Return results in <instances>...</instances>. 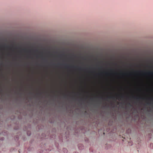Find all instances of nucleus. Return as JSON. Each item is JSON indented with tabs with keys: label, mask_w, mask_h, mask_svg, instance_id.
<instances>
[{
	"label": "nucleus",
	"mask_w": 153,
	"mask_h": 153,
	"mask_svg": "<svg viewBox=\"0 0 153 153\" xmlns=\"http://www.w3.org/2000/svg\"><path fill=\"white\" fill-rule=\"evenodd\" d=\"M68 66H65V68H68Z\"/></svg>",
	"instance_id": "423d86ee"
},
{
	"label": "nucleus",
	"mask_w": 153,
	"mask_h": 153,
	"mask_svg": "<svg viewBox=\"0 0 153 153\" xmlns=\"http://www.w3.org/2000/svg\"><path fill=\"white\" fill-rule=\"evenodd\" d=\"M128 104L129 105H131V104H130V103H129Z\"/></svg>",
	"instance_id": "6e6552de"
},
{
	"label": "nucleus",
	"mask_w": 153,
	"mask_h": 153,
	"mask_svg": "<svg viewBox=\"0 0 153 153\" xmlns=\"http://www.w3.org/2000/svg\"><path fill=\"white\" fill-rule=\"evenodd\" d=\"M105 74H108L107 73H105Z\"/></svg>",
	"instance_id": "0eeeda50"
},
{
	"label": "nucleus",
	"mask_w": 153,
	"mask_h": 153,
	"mask_svg": "<svg viewBox=\"0 0 153 153\" xmlns=\"http://www.w3.org/2000/svg\"><path fill=\"white\" fill-rule=\"evenodd\" d=\"M153 99H151V100H153Z\"/></svg>",
	"instance_id": "9d476101"
},
{
	"label": "nucleus",
	"mask_w": 153,
	"mask_h": 153,
	"mask_svg": "<svg viewBox=\"0 0 153 153\" xmlns=\"http://www.w3.org/2000/svg\"><path fill=\"white\" fill-rule=\"evenodd\" d=\"M81 68H79V70H81Z\"/></svg>",
	"instance_id": "1a4fd4ad"
},
{
	"label": "nucleus",
	"mask_w": 153,
	"mask_h": 153,
	"mask_svg": "<svg viewBox=\"0 0 153 153\" xmlns=\"http://www.w3.org/2000/svg\"><path fill=\"white\" fill-rule=\"evenodd\" d=\"M133 97L135 99H137V100H139L140 99H141V97Z\"/></svg>",
	"instance_id": "f03ea898"
},
{
	"label": "nucleus",
	"mask_w": 153,
	"mask_h": 153,
	"mask_svg": "<svg viewBox=\"0 0 153 153\" xmlns=\"http://www.w3.org/2000/svg\"><path fill=\"white\" fill-rule=\"evenodd\" d=\"M141 99H142V97H141ZM142 99H143V98H142Z\"/></svg>",
	"instance_id": "9b49d317"
},
{
	"label": "nucleus",
	"mask_w": 153,
	"mask_h": 153,
	"mask_svg": "<svg viewBox=\"0 0 153 153\" xmlns=\"http://www.w3.org/2000/svg\"><path fill=\"white\" fill-rule=\"evenodd\" d=\"M147 73L149 74L153 75V72L149 71V72H148Z\"/></svg>",
	"instance_id": "20e7f679"
},
{
	"label": "nucleus",
	"mask_w": 153,
	"mask_h": 153,
	"mask_svg": "<svg viewBox=\"0 0 153 153\" xmlns=\"http://www.w3.org/2000/svg\"><path fill=\"white\" fill-rule=\"evenodd\" d=\"M108 98L114 99L115 98V96H112L110 97H108Z\"/></svg>",
	"instance_id": "7ed1b4c3"
},
{
	"label": "nucleus",
	"mask_w": 153,
	"mask_h": 153,
	"mask_svg": "<svg viewBox=\"0 0 153 153\" xmlns=\"http://www.w3.org/2000/svg\"><path fill=\"white\" fill-rule=\"evenodd\" d=\"M147 104L148 105H150L151 104V103H147Z\"/></svg>",
	"instance_id": "39448f33"
},
{
	"label": "nucleus",
	"mask_w": 153,
	"mask_h": 153,
	"mask_svg": "<svg viewBox=\"0 0 153 153\" xmlns=\"http://www.w3.org/2000/svg\"><path fill=\"white\" fill-rule=\"evenodd\" d=\"M117 97L120 100L123 99L124 97V96L123 95H118Z\"/></svg>",
	"instance_id": "f257e3e1"
}]
</instances>
